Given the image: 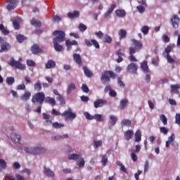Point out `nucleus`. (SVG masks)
<instances>
[{
    "label": "nucleus",
    "mask_w": 180,
    "mask_h": 180,
    "mask_svg": "<svg viewBox=\"0 0 180 180\" xmlns=\"http://www.w3.org/2000/svg\"><path fill=\"white\" fill-rule=\"evenodd\" d=\"M53 35L56 36L53 39L54 49L58 52L63 51L64 47L59 43L65 41V32H64V31L56 30L53 32Z\"/></svg>",
    "instance_id": "obj_1"
},
{
    "label": "nucleus",
    "mask_w": 180,
    "mask_h": 180,
    "mask_svg": "<svg viewBox=\"0 0 180 180\" xmlns=\"http://www.w3.org/2000/svg\"><path fill=\"white\" fill-rule=\"evenodd\" d=\"M111 78H116V74L110 70H106L102 73L101 81L102 84H105L106 82H110Z\"/></svg>",
    "instance_id": "obj_2"
},
{
    "label": "nucleus",
    "mask_w": 180,
    "mask_h": 180,
    "mask_svg": "<svg viewBox=\"0 0 180 180\" xmlns=\"http://www.w3.org/2000/svg\"><path fill=\"white\" fill-rule=\"evenodd\" d=\"M44 99H46L44 92H38L32 96L31 101L32 103H39L41 105L44 103Z\"/></svg>",
    "instance_id": "obj_3"
},
{
    "label": "nucleus",
    "mask_w": 180,
    "mask_h": 180,
    "mask_svg": "<svg viewBox=\"0 0 180 180\" xmlns=\"http://www.w3.org/2000/svg\"><path fill=\"white\" fill-rule=\"evenodd\" d=\"M25 153L28 154H32V155H37L38 154H43L46 153V148H25Z\"/></svg>",
    "instance_id": "obj_4"
},
{
    "label": "nucleus",
    "mask_w": 180,
    "mask_h": 180,
    "mask_svg": "<svg viewBox=\"0 0 180 180\" xmlns=\"http://www.w3.org/2000/svg\"><path fill=\"white\" fill-rule=\"evenodd\" d=\"M8 65H11V67H15L17 70H26V65L18 60H15L13 57L11 58Z\"/></svg>",
    "instance_id": "obj_5"
},
{
    "label": "nucleus",
    "mask_w": 180,
    "mask_h": 180,
    "mask_svg": "<svg viewBox=\"0 0 180 180\" xmlns=\"http://www.w3.org/2000/svg\"><path fill=\"white\" fill-rule=\"evenodd\" d=\"M60 116H62V117H65V122H68V119L72 120L77 117V115H75V113L72 112V110L70 108H69L68 110H65L63 113H61Z\"/></svg>",
    "instance_id": "obj_6"
},
{
    "label": "nucleus",
    "mask_w": 180,
    "mask_h": 180,
    "mask_svg": "<svg viewBox=\"0 0 180 180\" xmlns=\"http://www.w3.org/2000/svg\"><path fill=\"white\" fill-rule=\"evenodd\" d=\"M132 43V46L129 47V51L131 49H134V51L136 52V50H141L143 49V43L140 42V41L136 39H131Z\"/></svg>",
    "instance_id": "obj_7"
},
{
    "label": "nucleus",
    "mask_w": 180,
    "mask_h": 180,
    "mask_svg": "<svg viewBox=\"0 0 180 180\" xmlns=\"http://www.w3.org/2000/svg\"><path fill=\"white\" fill-rule=\"evenodd\" d=\"M179 20H180V18L176 15H174L172 17L170 22H171V25H172V27H174V29H178V27H179Z\"/></svg>",
    "instance_id": "obj_8"
},
{
    "label": "nucleus",
    "mask_w": 180,
    "mask_h": 180,
    "mask_svg": "<svg viewBox=\"0 0 180 180\" xmlns=\"http://www.w3.org/2000/svg\"><path fill=\"white\" fill-rule=\"evenodd\" d=\"M127 70L131 74H137V70H139V65L134 63H131L128 65Z\"/></svg>",
    "instance_id": "obj_9"
},
{
    "label": "nucleus",
    "mask_w": 180,
    "mask_h": 180,
    "mask_svg": "<svg viewBox=\"0 0 180 180\" xmlns=\"http://www.w3.org/2000/svg\"><path fill=\"white\" fill-rule=\"evenodd\" d=\"M108 101L99 98L94 102V106L95 109H98V108H102L104 105H106Z\"/></svg>",
    "instance_id": "obj_10"
},
{
    "label": "nucleus",
    "mask_w": 180,
    "mask_h": 180,
    "mask_svg": "<svg viewBox=\"0 0 180 180\" xmlns=\"http://www.w3.org/2000/svg\"><path fill=\"white\" fill-rule=\"evenodd\" d=\"M133 136H134V131H133V129H128L124 133V138L127 141L131 140V139H133Z\"/></svg>",
    "instance_id": "obj_11"
},
{
    "label": "nucleus",
    "mask_w": 180,
    "mask_h": 180,
    "mask_svg": "<svg viewBox=\"0 0 180 180\" xmlns=\"http://www.w3.org/2000/svg\"><path fill=\"white\" fill-rule=\"evenodd\" d=\"M31 51L32 53V54H42L43 53V50L41 49H40V46H39V45L37 44H34L32 47H31Z\"/></svg>",
    "instance_id": "obj_12"
},
{
    "label": "nucleus",
    "mask_w": 180,
    "mask_h": 180,
    "mask_svg": "<svg viewBox=\"0 0 180 180\" xmlns=\"http://www.w3.org/2000/svg\"><path fill=\"white\" fill-rule=\"evenodd\" d=\"M134 54H136V51H134V49L131 48L129 51V56L128 57V60L131 61V63H137L139 60H137V58L134 56Z\"/></svg>",
    "instance_id": "obj_13"
},
{
    "label": "nucleus",
    "mask_w": 180,
    "mask_h": 180,
    "mask_svg": "<svg viewBox=\"0 0 180 180\" xmlns=\"http://www.w3.org/2000/svg\"><path fill=\"white\" fill-rule=\"evenodd\" d=\"M44 174L46 176L49 178H53L56 174L50 168H46V166L44 167Z\"/></svg>",
    "instance_id": "obj_14"
},
{
    "label": "nucleus",
    "mask_w": 180,
    "mask_h": 180,
    "mask_svg": "<svg viewBox=\"0 0 180 180\" xmlns=\"http://www.w3.org/2000/svg\"><path fill=\"white\" fill-rule=\"evenodd\" d=\"M30 96H32V93L29 91H26L24 94L20 96V100L22 102H27L29 99H30Z\"/></svg>",
    "instance_id": "obj_15"
},
{
    "label": "nucleus",
    "mask_w": 180,
    "mask_h": 180,
    "mask_svg": "<svg viewBox=\"0 0 180 180\" xmlns=\"http://www.w3.org/2000/svg\"><path fill=\"white\" fill-rule=\"evenodd\" d=\"M141 69L145 74H148V72H150L147 60H144L141 63Z\"/></svg>",
    "instance_id": "obj_16"
},
{
    "label": "nucleus",
    "mask_w": 180,
    "mask_h": 180,
    "mask_svg": "<svg viewBox=\"0 0 180 180\" xmlns=\"http://www.w3.org/2000/svg\"><path fill=\"white\" fill-rule=\"evenodd\" d=\"M129 105V100L127 99H122L120 102V105L118 106V109H120V110H123L127 108V105Z\"/></svg>",
    "instance_id": "obj_17"
},
{
    "label": "nucleus",
    "mask_w": 180,
    "mask_h": 180,
    "mask_svg": "<svg viewBox=\"0 0 180 180\" xmlns=\"http://www.w3.org/2000/svg\"><path fill=\"white\" fill-rule=\"evenodd\" d=\"M7 9L8 11H12L16 8V1L15 0H8L7 1Z\"/></svg>",
    "instance_id": "obj_18"
},
{
    "label": "nucleus",
    "mask_w": 180,
    "mask_h": 180,
    "mask_svg": "<svg viewBox=\"0 0 180 180\" xmlns=\"http://www.w3.org/2000/svg\"><path fill=\"white\" fill-rule=\"evenodd\" d=\"M82 70L84 71V75L87 77V78H91L94 77V73L88 68L86 66H83Z\"/></svg>",
    "instance_id": "obj_19"
},
{
    "label": "nucleus",
    "mask_w": 180,
    "mask_h": 180,
    "mask_svg": "<svg viewBox=\"0 0 180 180\" xmlns=\"http://www.w3.org/2000/svg\"><path fill=\"white\" fill-rule=\"evenodd\" d=\"M115 54L118 57L117 59V63H122V61H123V57L124 56V53H122V51L119 49L115 51Z\"/></svg>",
    "instance_id": "obj_20"
},
{
    "label": "nucleus",
    "mask_w": 180,
    "mask_h": 180,
    "mask_svg": "<svg viewBox=\"0 0 180 180\" xmlns=\"http://www.w3.org/2000/svg\"><path fill=\"white\" fill-rule=\"evenodd\" d=\"M73 60L78 64V65H82V59L81 58V55L78 53L73 54Z\"/></svg>",
    "instance_id": "obj_21"
},
{
    "label": "nucleus",
    "mask_w": 180,
    "mask_h": 180,
    "mask_svg": "<svg viewBox=\"0 0 180 180\" xmlns=\"http://www.w3.org/2000/svg\"><path fill=\"white\" fill-rule=\"evenodd\" d=\"M10 46L11 45L9 44V43L4 41L1 45L0 51L1 53H4V51H8Z\"/></svg>",
    "instance_id": "obj_22"
},
{
    "label": "nucleus",
    "mask_w": 180,
    "mask_h": 180,
    "mask_svg": "<svg viewBox=\"0 0 180 180\" xmlns=\"http://www.w3.org/2000/svg\"><path fill=\"white\" fill-rule=\"evenodd\" d=\"M68 18H69V19H75V18H79V11H75L73 13H68Z\"/></svg>",
    "instance_id": "obj_23"
},
{
    "label": "nucleus",
    "mask_w": 180,
    "mask_h": 180,
    "mask_svg": "<svg viewBox=\"0 0 180 180\" xmlns=\"http://www.w3.org/2000/svg\"><path fill=\"white\" fill-rule=\"evenodd\" d=\"M54 67H56V62L53 60H48L47 63L45 65L46 70L54 68Z\"/></svg>",
    "instance_id": "obj_24"
},
{
    "label": "nucleus",
    "mask_w": 180,
    "mask_h": 180,
    "mask_svg": "<svg viewBox=\"0 0 180 180\" xmlns=\"http://www.w3.org/2000/svg\"><path fill=\"white\" fill-rule=\"evenodd\" d=\"M172 92L174 94H179L180 84H172L170 86Z\"/></svg>",
    "instance_id": "obj_25"
},
{
    "label": "nucleus",
    "mask_w": 180,
    "mask_h": 180,
    "mask_svg": "<svg viewBox=\"0 0 180 180\" xmlns=\"http://www.w3.org/2000/svg\"><path fill=\"white\" fill-rule=\"evenodd\" d=\"M77 89V86H75V84L74 83H70L68 86V89H67V94L68 95H70V94H71V92H72V91Z\"/></svg>",
    "instance_id": "obj_26"
},
{
    "label": "nucleus",
    "mask_w": 180,
    "mask_h": 180,
    "mask_svg": "<svg viewBox=\"0 0 180 180\" xmlns=\"http://www.w3.org/2000/svg\"><path fill=\"white\" fill-rule=\"evenodd\" d=\"M11 139L15 143H20V139H22V137L20 135H18V134H12Z\"/></svg>",
    "instance_id": "obj_27"
},
{
    "label": "nucleus",
    "mask_w": 180,
    "mask_h": 180,
    "mask_svg": "<svg viewBox=\"0 0 180 180\" xmlns=\"http://www.w3.org/2000/svg\"><path fill=\"white\" fill-rule=\"evenodd\" d=\"M135 141L140 143L141 141V131L137 130L135 133Z\"/></svg>",
    "instance_id": "obj_28"
},
{
    "label": "nucleus",
    "mask_w": 180,
    "mask_h": 180,
    "mask_svg": "<svg viewBox=\"0 0 180 180\" xmlns=\"http://www.w3.org/2000/svg\"><path fill=\"white\" fill-rule=\"evenodd\" d=\"M46 103H49L52 106H56V100L51 97H46L45 98Z\"/></svg>",
    "instance_id": "obj_29"
},
{
    "label": "nucleus",
    "mask_w": 180,
    "mask_h": 180,
    "mask_svg": "<svg viewBox=\"0 0 180 180\" xmlns=\"http://www.w3.org/2000/svg\"><path fill=\"white\" fill-rule=\"evenodd\" d=\"M115 13L118 18H124L126 16V11L124 10H116Z\"/></svg>",
    "instance_id": "obj_30"
},
{
    "label": "nucleus",
    "mask_w": 180,
    "mask_h": 180,
    "mask_svg": "<svg viewBox=\"0 0 180 180\" xmlns=\"http://www.w3.org/2000/svg\"><path fill=\"white\" fill-rule=\"evenodd\" d=\"M31 24L33 26H35V27H41V22H40L34 18H32V20L31 21Z\"/></svg>",
    "instance_id": "obj_31"
},
{
    "label": "nucleus",
    "mask_w": 180,
    "mask_h": 180,
    "mask_svg": "<svg viewBox=\"0 0 180 180\" xmlns=\"http://www.w3.org/2000/svg\"><path fill=\"white\" fill-rule=\"evenodd\" d=\"M80 157L81 155L73 153L71 155H68V160H74V161H77V160H79Z\"/></svg>",
    "instance_id": "obj_32"
},
{
    "label": "nucleus",
    "mask_w": 180,
    "mask_h": 180,
    "mask_svg": "<svg viewBox=\"0 0 180 180\" xmlns=\"http://www.w3.org/2000/svg\"><path fill=\"white\" fill-rule=\"evenodd\" d=\"M113 39L112 38V37L105 34L103 37V41H104V43H108V44H110V43H112Z\"/></svg>",
    "instance_id": "obj_33"
},
{
    "label": "nucleus",
    "mask_w": 180,
    "mask_h": 180,
    "mask_svg": "<svg viewBox=\"0 0 180 180\" xmlns=\"http://www.w3.org/2000/svg\"><path fill=\"white\" fill-rule=\"evenodd\" d=\"M121 124L122 126H127V127H130V126H131V121L130 120H122Z\"/></svg>",
    "instance_id": "obj_34"
},
{
    "label": "nucleus",
    "mask_w": 180,
    "mask_h": 180,
    "mask_svg": "<svg viewBox=\"0 0 180 180\" xmlns=\"http://www.w3.org/2000/svg\"><path fill=\"white\" fill-rule=\"evenodd\" d=\"M52 127L53 129H61V127H64V124L58 123V122L52 123Z\"/></svg>",
    "instance_id": "obj_35"
},
{
    "label": "nucleus",
    "mask_w": 180,
    "mask_h": 180,
    "mask_svg": "<svg viewBox=\"0 0 180 180\" xmlns=\"http://www.w3.org/2000/svg\"><path fill=\"white\" fill-rule=\"evenodd\" d=\"M34 88L37 92H40L41 91V83H40V82L35 83Z\"/></svg>",
    "instance_id": "obj_36"
},
{
    "label": "nucleus",
    "mask_w": 180,
    "mask_h": 180,
    "mask_svg": "<svg viewBox=\"0 0 180 180\" xmlns=\"http://www.w3.org/2000/svg\"><path fill=\"white\" fill-rule=\"evenodd\" d=\"M94 119L96 122H103V115L101 114H95Z\"/></svg>",
    "instance_id": "obj_37"
},
{
    "label": "nucleus",
    "mask_w": 180,
    "mask_h": 180,
    "mask_svg": "<svg viewBox=\"0 0 180 180\" xmlns=\"http://www.w3.org/2000/svg\"><path fill=\"white\" fill-rule=\"evenodd\" d=\"M16 39L18 43H22L23 41H25V40H26V37L22 34H18L16 36Z\"/></svg>",
    "instance_id": "obj_38"
},
{
    "label": "nucleus",
    "mask_w": 180,
    "mask_h": 180,
    "mask_svg": "<svg viewBox=\"0 0 180 180\" xmlns=\"http://www.w3.org/2000/svg\"><path fill=\"white\" fill-rule=\"evenodd\" d=\"M127 34V32H126V30H120V32H119L120 39H125Z\"/></svg>",
    "instance_id": "obj_39"
},
{
    "label": "nucleus",
    "mask_w": 180,
    "mask_h": 180,
    "mask_svg": "<svg viewBox=\"0 0 180 180\" xmlns=\"http://www.w3.org/2000/svg\"><path fill=\"white\" fill-rule=\"evenodd\" d=\"M160 119L162 122L163 124L166 126V124L168 123V120L167 119V117L165 116V115L164 114L160 115Z\"/></svg>",
    "instance_id": "obj_40"
},
{
    "label": "nucleus",
    "mask_w": 180,
    "mask_h": 180,
    "mask_svg": "<svg viewBox=\"0 0 180 180\" xmlns=\"http://www.w3.org/2000/svg\"><path fill=\"white\" fill-rule=\"evenodd\" d=\"M6 81L8 85H13L15 84V78L13 77H7Z\"/></svg>",
    "instance_id": "obj_41"
},
{
    "label": "nucleus",
    "mask_w": 180,
    "mask_h": 180,
    "mask_svg": "<svg viewBox=\"0 0 180 180\" xmlns=\"http://www.w3.org/2000/svg\"><path fill=\"white\" fill-rule=\"evenodd\" d=\"M101 164L103 165V167L106 166V164H108V155H103L101 158Z\"/></svg>",
    "instance_id": "obj_42"
},
{
    "label": "nucleus",
    "mask_w": 180,
    "mask_h": 180,
    "mask_svg": "<svg viewBox=\"0 0 180 180\" xmlns=\"http://www.w3.org/2000/svg\"><path fill=\"white\" fill-rule=\"evenodd\" d=\"M149 30H150V27H148V26H147V25H145V26L142 27L141 29V31L145 35L148 34Z\"/></svg>",
    "instance_id": "obj_43"
},
{
    "label": "nucleus",
    "mask_w": 180,
    "mask_h": 180,
    "mask_svg": "<svg viewBox=\"0 0 180 180\" xmlns=\"http://www.w3.org/2000/svg\"><path fill=\"white\" fill-rule=\"evenodd\" d=\"M65 46L67 47V51H70V50L72 49L71 46H73L72 42L70 39H67L65 41Z\"/></svg>",
    "instance_id": "obj_44"
},
{
    "label": "nucleus",
    "mask_w": 180,
    "mask_h": 180,
    "mask_svg": "<svg viewBox=\"0 0 180 180\" xmlns=\"http://www.w3.org/2000/svg\"><path fill=\"white\" fill-rule=\"evenodd\" d=\"M6 162L4 159H0V168L2 169H6Z\"/></svg>",
    "instance_id": "obj_45"
},
{
    "label": "nucleus",
    "mask_w": 180,
    "mask_h": 180,
    "mask_svg": "<svg viewBox=\"0 0 180 180\" xmlns=\"http://www.w3.org/2000/svg\"><path fill=\"white\" fill-rule=\"evenodd\" d=\"M84 116H85L86 119H87V120H94V119L95 117V115H91L88 112H84Z\"/></svg>",
    "instance_id": "obj_46"
},
{
    "label": "nucleus",
    "mask_w": 180,
    "mask_h": 180,
    "mask_svg": "<svg viewBox=\"0 0 180 180\" xmlns=\"http://www.w3.org/2000/svg\"><path fill=\"white\" fill-rule=\"evenodd\" d=\"M57 100L60 101V105H65V100H64V98L60 94L58 95L56 97Z\"/></svg>",
    "instance_id": "obj_47"
},
{
    "label": "nucleus",
    "mask_w": 180,
    "mask_h": 180,
    "mask_svg": "<svg viewBox=\"0 0 180 180\" xmlns=\"http://www.w3.org/2000/svg\"><path fill=\"white\" fill-rule=\"evenodd\" d=\"M77 165L79 168H82V167L85 165V160H84V158H80V160L77 161Z\"/></svg>",
    "instance_id": "obj_48"
},
{
    "label": "nucleus",
    "mask_w": 180,
    "mask_h": 180,
    "mask_svg": "<svg viewBox=\"0 0 180 180\" xmlns=\"http://www.w3.org/2000/svg\"><path fill=\"white\" fill-rule=\"evenodd\" d=\"M166 58L169 64H175V60L171 57V55H167Z\"/></svg>",
    "instance_id": "obj_49"
},
{
    "label": "nucleus",
    "mask_w": 180,
    "mask_h": 180,
    "mask_svg": "<svg viewBox=\"0 0 180 180\" xmlns=\"http://www.w3.org/2000/svg\"><path fill=\"white\" fill-rule=\"evenodd\" d=\"M160 133H162L163 134L166 135V134H168L169 129L165 127H161L160 128Z\"/></svg>",
    "instance_id": "obj_50"
},
{
    "label": "nucleus",
    "mask_w": 180,
    "mask_h": 180,
    "mask_svg": "<svg viewBox=\"0 0 180 180\" xmlns=\"http://www.w3.org/2000/svg\"><path fill=\"white\" fill-rule=\"evenodd\" d=\"M172 50V46L171 45H167V46L165 49V53H166L167 56H169V53H171Z\"/></svg>",
    "instance_id": "obj_51"
},
{
    "label": "nucleus",
    "mask_w": 180,
    "mask_h": 180,
    "mask_svg": "<svg viewBox=\"0 0 180 180\" xmlns=\"http://www.w3.org/2000/svg\"><path fill=\"white\" fill-rule=\"evenodd\" d=\"M110 119L111 120V124L115 126L116 124V122H117V118H116L114 115H110Z\"/></svg>",
    "instance_id": "obj_52"
},
{
    "label": "nucleus",
    "mask_w": 180,
    "mask_h": 180,
    "mask_svg": "<svg viewBox=\"0 0 180 180\" xmlns=\"http://www.w3.org/2000/svg\"><path fill=\"white\" fill-rule=\"evenodd\" d=\"M13 27L16 30H19L20 25H19V22L17 21V20H14L13 21Z\"/></svg>",
    "instance_id": "obj_53"
},
{
    "label": "nucleus",
    "mask_w": 180,
    "mask_h": 180,
    "mask_svg": "<svg viewBox=\"0 0 180 180\" xmlns=\"http://www.w3.org/2000/svg\"><path fill=\"white\" fill-rule=\"evenodd\" d=\"M52 20L53 22H61L63 19L58 15H53Z\"/></svg>",
    "instance_id": "obj_54"
},
{
    "label": "nucleus",
    "mask_w": 180,
    "mask_h": 180,
    "mask_svg": "<svg viewBox=\"0 0 180 180\" xmlns=\"http://www.w3.org/2000/svg\"><path fill=\"white\" fill-rule=\"evenodd\" d=\"M61 139H63V135H56L55 136L51 137V140L53 141H56L61 140Z\"/></svg>",
    "instance_id": "obj_55"
},
{
    "label": "nucleus",
    "mask_w": 180,
    "mask_h": 180,
    "mask_svg": "<svg viewBox=\"0 0 180 180\" xmlns=\"http://www.w3.org/2000/svg\"><path fill=\"white\" fill-rule=\"evenodd\" d=\"M100 146H102V141H94V148H98Z\"/></svg>",
    "instance_id": "obj_56"
},
{
    "label": "nucleus",
    "mask_w": 180,
    "mask_h": 180,
    "mask_svg": "<svg viewBox=\"0 0 180 180\" xmlns=\"http://www.w3.org/2000/svg\"><path fill=\"white\" fill-rule=\"evenodd\" d=\"M162 40H163L164 43H169L171 39L169 38V37H168V35L164 34L162 36Z\"/></svg>",
    "instance_id": "obj_57"
},
{
    "label": "nucleus",
    "mask_w": 180,
    "mask_h": 180,
    "mask_svg": "<svg viewBox=\"0 0 180 180\" xmlns=\"http://www.w3.org/2000/svg\"><path fill=\"white\" fill-rule=\"evenodd\" d=\"M82 90L83 91V92H85V94H88V92H89V88L88 87V86H86V84H82Z\"/></svg>",
    "instance_id": "obj_58"
},
{
    "label": "nucleus",
    "mask_w": 180,
    "mask_h": 180,
    "mask_svg": "<svg viewBox=\"0 0 180 180\" xmlns=\"http://www.w3.org/2000/svg\"><path fill=\"white\" fill-rule=\"evenodd\" d=\"M136 9H138L139 12H140V13H144V12L146 11V8H144V6L140 5V6H137Z\"/></svg>",
    "instance_id": "obj_59"
},
{
    "label": "nucleus",
    "mask_w": 180,
    "mask_h": 180,
    "mask_svg": "<svg viewBox=\"0 0 180 180\" xmlns=\"http://www.w3.org/2000/svg\"><path fill=\"white\" fill-rule=\"evenodd\" d=\"M79 30H80V32H85V30H86V25L84 24H79Z\"/></svg>",
    "instance_id": "obj_60"
},
{
    "label": "nucleus",
    "mask_w": 180,
    "mask_h": 180,
    "mask_svg": "<svg viewBox=\"0 0 180 180\" xmlns=\"http://www.w3.org/2000/svg\"><path fill=\"white\" fill-rule=\"evenodd\" d=\"M150 169V165L148 160H146L144 165V172H147Z\"/></svg>",
    "instance_id": "obj_61"
},
{
    "label": "nucleus",
    "mask_w": 180,
    "mask_h": 180,
    "mask_svg": "<svg viewBox=\"0 0 180 180\" xmlns=\"http://www.w3.org/2000/svg\"><path fill=\"white\" fill-rule=\"evenodd\" d=\"M91 43L93 46H94V47H96V49L100 48L99 43H98V41H96V39H92Z\"/></svg>",
    "instance_id": "obj_62"
},
{
    "label": "nucleus",
    "mask_w": 180,
    "mask_h": 180,
    "mask_svg": "<svg viewBox=\"0 0 180 180\" xmlns=\"http://www.w3.org/2000/svg\"><path fill=\"white\" fill-rule=\"evenodd\" d=\"M13 169H20V164L19 162H15L13 165Z\"/></svg>",
    "instance_id": "obj_63"
},
{
    "label": "nucleus",
    "mask_w": 180,
    "mask_h": 180,
    "mask_svg": "<svg viewBox=\"0 0 180 180\" xmlns=\"http://www.w3.org/2000/svg\"><path fill=\"white\" fill-rule=\"evenodd\" d=\"M176 123L180 126V114H176L175 116Z\"/></svg>",
    "instance_id": "obj_64"
}]
</instances>
